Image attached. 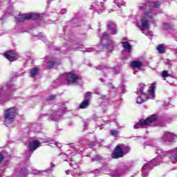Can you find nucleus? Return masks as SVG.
I'll use <instances>...</instances> for the list:
<instances>
[{
  "mask_svg": "<svg viewBox=\"0 0 177 177\" xmlns=\"http://www.w3.org/2000/svg\"><path fill=\"white\" fill-rule=\"evenodd\" d=\"M160 5L161 3L159 1L146 0L138 6L139 10L142 12V15L140 19L137 22V27L147 37H153V32L147 30L149 27V22L151 21L153 17L157 15L156 10L151 9V8H160Z\"/></svg>",
  "mask_w": 177,
  "mask_h": 177,
  "instance_id": "nucleus-1",
  "label": "nucleus"
},
{
  "mask_svg": "<svg viewBox=\"0 0 177 177\" xmlns=\"http://www.w3.org/2000/svg\"><path fill=\"white\" fill-rule=\"evenodd\" d=\"M147 86L143 84H140L137 89V103L138 104H142V103L146 102L147 99H154L156 95L154 94V90L156 89V84H151L148 91V95L146 94L145 91L147 90Z\"/></svg>",
  "mask_w": 177,
  "mask_h": 177,
  "instance_id": "nucleus-2",
  "label": "nucleus"
},
{
  "mask_svg": "<svg viewBox=\"0 0 177 177\" xmlns=\"http://www.w3.org/2000/svg\"><path fill=\"white\" fill-rule=\"evenodd\" d=\"M158 156L154 158L152 161L149 162L142 167V173L143 176H147L149 175V171L153 169V167L160 165L162 161V157L164 156H168V152L162 151V149H156Z\"/></svg>",
  "mask_w": 177,
  "mask_h": 177,
  "instance_id": "nucleus-3",
  "label": "nucleus"
},
{
  "mask_svg": "<svg viewBox=\"0 0 177 177\" xmlns=\"http://www.w3.org/2000/svg\"><path fill=\"white\" fill-rule=\"evenodd\" d=\"M16 89L13 84L8 83L6 85L3 86L0 88V97H2L4 102H8L10 99V93L13 92Z\"/></svg>",
  "mask_w": 177,
  "mask_h": 177,
  "instance_id": "nucleus-4",
  "label": "nucleus"
},
{
  "mask_svg": "<svg viewBox=\"0 0 177 177\" xmlns=\"http://www.w3.org/2000/svg\"><path fill=\"white\" fill-rule=\"evenodd\" d=\"M17 114V109L15 107L10 108L6 111L4 123L6 127L15 121V118Z\"/></svg>",
  "mask_w": 177,
  "mask_h": 177,
  "instance_id": "nucleus-5",
  "label": "nucleus"
},
{
  "mask_svg": "<svg viewBox=\"0 0 177 177\" xmlns=\"http://www.w3.org/2000/svg\"><path fill=\"white\" fill-rule=\"evenodd\" d=\"M64 156L66 157V158H69L70 161H71V162L69 163V165H71V167H73V168H74V170H73V172H75L74 176L75 177L82 176V173H78V171H80V169L77 170V168L78 167V163H75L74 162V161H73V160H71V157H73V156H75V154H74V152H73V151L71 150H68L66 153L64 154Z\"/></svg>",
  "mask_w": 177,
  "mask_h": 177,
  "instance_id": "nucleus-6",
  "label": "nucleus"
},
{
  "mask_svg": "<svg viewBox=\"0 0 177 177\" xmlns=\"http://www.w3.org/2000/svg\"><path fill=\"white\" fill-rule=\"evenodd\" d=\"M130 150L129 147H125L124 145H117L115 148L113 153H112L113 158H120L124 156V151L128 153Z\"/></svg>",
  "mask_w": 177,
  "mask_h": 177,
  "instance_id": "nucleus-7",
  "label": "nucleus"
},
{
  "mask_svg": "<svg viewBox=\"0 0 177 177\" xmlns=\"http://www.w3.org/2000/svg\"><path fill=\"white\" fill-rule=\"evenodd\" d=\"M156 120L157 116L156 115H152L151 117L147 118L146 120H140L137 124L134 125V129H139V128H143V127H146V125H149V124H151Z\"/></svg>",
  "mask_w": 177,
  "mask_h": 177,
  "instance_id": "nucleus-8",
  "label": "nucleus"
},
{
  "mask_svg": "<svg viewBox=\"0 0 177 177\" xmlns=\"http://www.w3.org/2000/svg\"><path fill=\"white\" fill-rule=\"evenodd\" d=\"M37 19H39V14L37 13H28V14H19L17 19L18 21L21 23L24 21V20H37Z\"/></svg>",
  "mask_w": 177,
  "mask_h": 177,
  "instance_id": "nucleus-9",
  "label": "nucleus"
},
{
  "mask_svg": "<svg viewBox=\"0 0 177 177\" xmlns=\"http://www.w3.org/2000/svg\"><path fill=\"white\" fill-rule=\"evenodd\" d=\"M45 142V141H44V140H42V138H40L39 140H34L33 141L30 142L29 143V149L30 150L26 151V154H28V153H30V151H34L35 150H37V149H38V147H39V146H41V143H44Z\"/></svg>",
  "mask_w": 177,
  "mask_h": 177,
  "instance_id": "nucleus-10",
  "label": "nucleus"
},
{
  "mask_svg": "<svg viewBox=\"0 0 177 177\" xmlns=\"http://www.w3.org/2000/svg\"><path fill=\"white\" fill-rule=\"evenodd\" d=\"M177 136L169 131H165L162 136L160 138V142H172L175 140Z\"/></svg>",
  "mask_w": 177,
  "mask_h": 177,
  "instance_id": "nucleus-11",
  "label": "nucleus"
},
{
  "mask_svg": "<svg viewBox=\"0 0 177 177\" xmlns=\"http://www.w3.org/2000/svg\"><path fill=\"white\" fill-rule=\"evenodd\" d=\"M66 80L69 84H81V77L77 76L73 73H68L66 75Z\"/></svg>",
  "mask_w": 177,
  "mask_h": 177,
  "instance_id": "nucleus-12",
  "label": "nucleus"
},
{
  "mask_svg": "<svg viewBox=\"0 0 177 177\" xmlns=\"http://www.w3.org/2000/svg\"><path fill=\"white\" fill-rule=\"evenodd\" d=\"M91 9L95 10V12L100 13V12L104 10V3L95 0L91 4Z\"/></svg>",
  "mask_w": 177,
  "mask_h": 177,
  "instance_id": "nucleus-13",
  "label": "nucleus"
},
{
  "mask_svg": "<svg viewBox=\"0 0 177 177\" xmlns=\"http://www.w3.org/2000/svg\"><path fill=\"white\" fill-rule=\"evenodd\" d=\"M129 169H131V166H129V165H124L121 168V169L118 171H113L111 173H110V176L120 177L121 176V174H124V172H125L126 171H128Z\"/></svg>",
  "mask_w": 177,
  "mask_h": 177,
  "instance_id": "nucleus-14",
  "label": "nucleus"
},
{
  "mask_svg": "<svg viewBox=\"0 0 177 177\" xmlns=\"http://www.w3.org/2000/svg\"><path fill=\"white\" fill-rule=\"evenodd\" d=\"M4 56L9 62H15V60H17L19 57V55H17V53L14 50H10L6 52L4 54Z\"/></svg>",
  "mask_w": 177,
  "mask_h": 177,
  "instance_id": "nucleus-15",
  "label": "nucleus"
},
{
  "mask_svg": "<svg viewBox=\"0 0 177 177\" xmlns=\"http://www.w3.org/2000/svg\"><path fill=\"white\" fill-rule=\"evenodd\" d=\"M108 31L111 34V35H115V34H117V26L114 22H108Z\"/></svg>",
  "mask_w": 177,
  "mask_h": 177,
  "instance_id": "nucleus-16",
  "label": "nucleus"
},
{
  "mask_svg": "<svg viewBox=\"0 0 177 177\" xmlns=\"http://www.w3.org/2000/svg\"><path fill=\"white\" fill-rule=\"evenodd\" d=\"M122 44L124 49H125V50H127V52H128L129 53H131L132 50V46H131V44H129L128 41H123L122 42Z\"/></svg>",
  "mask_w": 177,
  "mask_h": 177,
  "instance_id": "nucleus-17",
  "label": "nucleus"
},
{
  "mask_svg": "<svg viewBox=\"0 0 177 177\" xmlns=\"http://www.w3.org/2000/svg\"><path fill=\"white\" fill-rule=\"evenodd\" d=\"M61 61L60 59H57L56 61L53 62H49L47 63V67H48V68H52V67H56V66H59V64H60Z\"/></svg>",
  "mask_w": 177,
  "mask_h": 177,
  "instance_id": "nucleus-18",
  "label": "nucleus"
},
{
  "mask_svg": "<svg viewBox=\"0 0 177 177\" xmlns=\"http://www.w3.org/2000/svg\"><path fill=\"white\" fill-rule=\"evenodd\" d=\"M131 66L133 68H140V67H142V63L138 61H133V62H131Z\"/></svg>",
  "mask_w": 177,
  "mask_h": 177,
  "instance_id": "nucleus-19",
  "label": "nucleus"
},
{
  "mask_svg": "<svg viewBox=\"0 0 177 177\" xmlns=\"http://www.w3.org/2000/svg\"><path fill=\"white\" fill-rule=\"evenodd\" d=\"M113 3L118 6V8H121V6H125V2L122 0H113Z\"/></svg>",
  "mask_w": 177,
  "mask_h": 177,
  "instance_id": "nucleus-20",
  "label": "nucleus"
},
{
  "mask_svg": "<svg viewBox=\"0 0 177 177\" xmlns=\"http://www.w3.org/2000/svg\"><path fill=\"white\" fill-rule=\"evenodd\" d=\"M170 160H177V148L171 151V156H169Z\"/></svg>",
  "mask_w": 177,
  "mask_h": 177,
  "instance_id": "nucleus-21",
  "label": "nucleus"
},
{
  "mask_svg": "<svg viewBox=\"0 0 177 177\" xmlns=\"http://www.w3.org/2000/svg\"><path fill=\"white\" fill-rule=\"evenodd\" d=\"M39 74V69L34 68L30 71V77H37Z\"/></svg>",
  "mask_w": 177,
  "mask_h": 177,
  "instance_id": "nucleus-22",
  "label": "nucleus"
},
{
  "mask_svg": "<svg viewBox=\"0 0 177 177\" xmlns=\"http://www.w3.org/2000/svg\"><path fill=\"white\" fill-rule=\"evenodd\" d=\"M157 50L159 53H164L165 52V44H160L158 46Z\"/></svg>",
  "mask_w": 177,
  "mask_h": 177,
  "instance_id": "nucleus-23",
  "label": "nucleus"
},
{
  "mask_svg": "<svg viewBox=\"0 0 177 177\" xmlns=\"http://www.w3.org/2000/svg\"><path fill=\"white\" fill-rule=\"evenodd\" d=\"M114 48V43L113 41L109 40V44L106 46V49L108 52H112L113 49Z\"/></svg>",
  "mask_w": 177,
  "mask_h": 177,
  "instance_id": "nucleus-24",
  "label": "nucleus"
},
{
  "mask_svg": "<svg viewBox=\"0 0 177 177\" xmlns=\"http://www.w3.org/2000/svg\"><path fill=\"white\" fill-rule=\"evenodd\" d=\"M89 106V101L84 100L80 106V109H86Z\"/></svg>",
  "mask_w": 177,
  "mask_h": 177,
  "instance_id": "nucleus-25",
  "label": "nucleus"
},
{
  "mask_svg": "<svg viewBox=\"0 0 177 177\" xmlns=\"http://www.w3.org/2000/svg\"><path fill=\"white\" fill-rule=\"evenodd\" d=\"M48 171H38V170H32V174H33V175H44V174H46V172H48Z\"/></svg>",
  "mask_w": 177,
  "mask_h": 177,
  "instance_id": "nucleus-26",
  "label": "nucleus"
},
{
  "mask_svg": "<svg viewBox=\"0 0 177 177\" xmlns=\"http://www.w3.org/2000/svg\"><path fill=\"white\" fill-rule=\"evenodd\" d=\"M110 133L112 136L117 137L118 136V133H120V131L115 129H112V130H110Z\"/></svg>",
  "mask_w": 177,
  "mask_h": 177,
  "instance_id": "nucleus-27",
  "label": "nucleus"
},
{
  "mask_svg": "<svg viewBox=\"0 0 177 177\" xmlns=\"http://www.w3.org/2000/svg\"><path fill=\"white\" fill-rule=\"evenodd\" d=\"M109 39V35L106 32H104L101 37V42H103L105 39Z\"/></svg>",
  "mask_w": 177,
  "mask_h": 177,
  "instance_id": "nucleus-28",
  "label": "nucleus"
},
{
  "mask_svg": "<svg viewBox=\"0 0 177 177\" xmlns=\"http://www.w3.org/2000/svg\"><path fill=\"white\" fill-rule=\"evenodd\" d=\"M91 92L86 93L84 100H88L89 102V99H91Z\"/></svg>",
  "mask_w": 177,
  "mask_h": 177,
  "instance_id": "nucleus-29",
  "label": "nucleus"
},
{
  "mask_svg": "<svg viewBox=\"0 0 177 177\" xmlns=\"http://www.w3.org/2000/svg\"><path fill=\"white\" fill-rule=\"evenodd\" d=\"M162 77L163 78H166V77H169V73H168V71H163L162 73Z\"/></svg>",
  "mask_w": 177,
  "mask_h": 177,
  "instance_id": "nucleus-30",
  "label": "nucleus"
},
{
  "mask_svg": "<svg viewBox=\"0 0 177 177\" xmlns=\"http://www.w3.org/2000/svg\"><path fill=\"white\" fill-rule=\"evenodd\" d=\"M83 52H88L89 53L91 52H93V48H86V50H83Z\"/></svg>",
  "mask_w": 177,
  "mask_h": 177,
  "instance_id": "nucleus-31",
  "label": "nucleus"
},
{
  "mask_svg": "<svg viewBox=\"0 0 177 177\" xmlns=\"http://www.w3.org/2000/svg\"><path fill=\"white\" fill-rule=\"evenodd\" d=\"M120 71H121V70L120 69L119 67L115 68V74H120Z\"/></svg>",
  "mask_w": 177,
  "mask_h": 177,
  "instance_id": "nucleus-32",
  "label": "nucleus"
},
{
  "mask_svg": "<svg viewBox=\"0 0 177 177\" xmlns=\"http://www.w3.org/2000/svg\"><path fill=\"white\" fill-rule=\"evenodd\" d=\"M92 161H97L99 160H102V158L100 156H97L95 158H91Z\"/></svg>",
  "mask_w": 177,
  "mask_h": 177,
  "instance_id": "nucleus-33",
  "label": "nucleus"
},
{
  "mask_svg": "<svg viewBox=\"0 0 177 177\" xmlns=\"http://www.w3.org/2000/svg\"><path fill=\"white\" fill-rule=\"evenodd\" d=\"M61 15H66V13H67V10H66L65 8L61 10L60 11Z\"/></svg>",
  "mask_w": 177,
  "mask_h": 177,
  "instance_id": "nucleus-34",
  "label": "nucleus"
},
{
  "mask_svg": "<svg viewBox=\"0 0 177 177\" xmlns=\"http://www.w3.org/2000/svg\"><path fill=\"white\" fill-rule=\"evenodd\" d=\"M56 97V95H50L49 97V100H53V99H55Z\"/></svg>",
  "mask_w": 177,
  "mask_h": 177,
  "instance_id": "nucleus-35",
  "label": "nucleus"
},
{
  "mask_svg": "<svg viewBox=\"0 0 177 177\" xmlns=\"http://www.w3.org/2000/svg\"><path fill=\"white\" fill-rule=\"evenodd\" d=\"M103 68H104V66H97L98 70H103Z\"/></svg>",
  "mask_w": 177,
  "mask_h": 177,
  "instance_id": "nucleus-36",
  "label": "nucleus"
},
{
  "mask_svg": "<svg viewBox=\"0 0 177 177\" xmlns=\"http://www.w3.org/2000/svg\"><path fill=\"white\" fill-rule=\"evenodd\" d=\"M75 153L82 154V151H78V150L75 149Z\"/></svg>",
  "mask_w": 177,
  "mask_h": 177,
  "instance_id": "nucleus-37",
  "label": "nucleus"
},
{
  "mask_svg": "<svg viewBox=\"0 0 177 177\" xmlns=\"http://www.w3.org/2000/svg\"><path fill=\"white\" fill-rule=\"evenodd\" d=\"M51 145H55V146H57L59 147V143L55 142V141H53V142H51Z\"/></svg>",
  "mask_w": 177,
  "mask_h": 177,
  "instance_id": "nucleus-38",
  "label": "nucleus"
},
{
  "mask_svg": "<svg viewBox=\"0 0 177 177\" xmlns=\"http://www.w3.org/2000/svg\"><path fill=\"white\" fill-rule=\"evenodd\" d=\"M2 160H3V156L2 153H0V163L1 162Z\"/></svg>",
  "mask_w": 177,
  "mask_h": 177,
  "instance_id": "nucleus-39",
  "label": "nucleus"
},
{
  "mask_svg": "<svg viewBox=\"0 0 177 177\" xmlns=\"http://www.w3.org/2000/svg\"><path fill=\"white\" fill-rule=\"evenodd\" d=\"M109 88H111L110 91L113 92V90L114 89V86H113V85L111 84H109Z\"/></svg>",
  "mask_w": 177,
  "mask_h": 177,
  "instance_id": "nucleus-40",
  "label": "nucleus"
},
{
  "mask_svg": "<svg viewBox=\"0 0 177 177\" xmlns=\"http://www.w3.org/2000/svg\"><path fill=\"white\" fill-rule=\"evenodd\" d=\"M94 93H95V95H100V93L97 90H95Z\"/></svg>",
  "mask_w": 177,
  "mask_h": 177,
  "instance_id": "nucleus-41",
  "label": "nucleus"
},
{
  "mask_svg": "<svg viewBox=\"0 0 177 177\" xmlns=\"http://www.w3.org/2000/svg\"><path fill=\"white\" fill-rule=\"evenodd\" d=\"M76 46H77V48H78L79 49L82 48V45L77 44Z\"/></svg>",
  "mask_w": 177,
  "mask_h": 177,
  "instance_id": "nucleus-42",
  "label": "nucleus"
},
{
  "mask_svg": "<svg viewBox=\"0 0 177 177\" xmlns=\"http://www.w3.org/2000/svg\"><path fill=\"white\" fill-rule=\"evenodd\" d=\"M53 1H54V0H48V1H47V3H50V2Z\"/></svg>",
  "mask_w": 177,
  "mask_h": 177,
  "instance_id": "nucleus-43",
  "label": "nucleus"
},
{
  "mask_svg": "<svg viewBox=\"0 0 177 177\" xmlns=\"http://www.w3.org/2000/svg\"><path fill=\"white\" fill-rule=\"evenodd\" d=\"M114 10H115L111 9L109 10V13H111V12H114Z\"/></svg>",
  "mask_w": 177,
  "mask_h": 177,
  "instance_id": "nucleus-44",
  "label": "nucleus"
},
{
  "mask_svg": "<svg viewBox=\"0 0 177 177\" xmlns=\"http://www.w3.org/2000/svg\"><path fill=\"white\" fill-rule=\"evenodd\" d=\"M71 172V171H70V170L66 171L67 175H68V174H70Z\"/></svg>",
  "mask_w": 177,
  "mask_h": 177,
  "instance_id": "nucleus-45",
  "label": "nucleus"
},
{
  "mask_svg": "<svg viewBox=\"0 0 177 177\" xmlns=\"http://www.w3.org/2000/svg\"><path fill=\"white\" fill-rule=\"evenodd\" d=\"M72 23H75V19H73V20L72 21Z\"/></svg>",
  "mask_w": 177,
  "mask_h": 177,
  "instance_id": "nucleus-46",
  "label": "nucleus"
},
{
  "mask_svg": "<svg viewBox=\"0 0 177 177\" xmlns=\"http://www.w3.org/2000/svg\"><path fill=\"white\" fill-rule=\"evenodd\" d=\"M96 172H99V170H95V174H96Z\"/></svg>",
  "mask_w": 177,
  "mask_h": 177,
  "instance_id": "nucleus-47",
  "label": "nucleus"
},
{
  "mask_svg": "<svg viewBox=\"0 0 177 177\" xmlns=\"http://www.w3.org/2000/svg\"><path fill=\"white\" fill-rule=\"evenodd\" d=\"M100 81H101L102 82H104L103 79H100Z\"/></svg>",
  "mask_w": 177,
  "mask_h": 177,
  "instance_id": "nucleus-48",
  "label": "nucleus"
},
{
  "mask_svg": "<svg viewBox=\"0 0 177 177\" xmlns=\"http://www.w3.org/2000/svg\"><path fill=\"white\" fill-rule=\"evenodd\" d=\"M64 161H68V159H65Z\"/></svg>",
  "mask_w": 177,
  "mask_h": 177,
  "instance_id": "nucleus-49",
  "label": "nucleus"
},
{
  "mask_svg": "<svg viewBox=\"0 0 177 177\" xmlns=\"http://www.w3.org/2000/svg\"><path fill=\"white\" fill-rule=\"evenodd\" d=\"M104 1V2H106L107 1V0H103Z\"/></svg>",
  "mask_w": 177,
  "mask_h": 177,
  "instance_id": "nucleus-50",
  "label": "nucleus"
},
{
  "mask_svg": "<svg viewBox=\"0 0 177 177\" xmlns=\"http://www.w3.org/2000/svg\"><path fill=\"white\" fill-rule=\"evenodd\" d=\"M78 26H80V25H76V26H75V27H78Z\"/></svg>",
  "mask_w": 177,
  "mask_h": 177,
  "instance_id": "nucleus-51",
  "label": "nucleus"
},
{
  "mask_svg": "<svg viewBox=\"0 0 177 177\" xmlns=\"http://www.w3.org/2000/svg\"><path fill=\"white\" fill-rule=\"evenodd\" d=\"M133 74H136V73L134 71V72H133Z\"/></svg>",
  "mask_w": 177,
  "mask_h": 177,
  "instance_id": "nucleus-52",
  "label": "nucleus"
}]
</instances>
